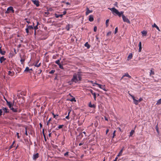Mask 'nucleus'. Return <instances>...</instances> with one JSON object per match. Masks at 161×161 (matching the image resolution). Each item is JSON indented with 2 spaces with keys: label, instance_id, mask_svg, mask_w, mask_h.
Returning a JSON list of instances; mask_svg holds the SVG:
<instances>
[{
  "label": "nucleus",
  "instance_id": "nucleus-14",
  "mask_svg": "<svg viewBox=\"0 0 161 161\" xmlns=\"http://www.w3.org/2000/svg\"><path fill=\"white\" fill-rule=\"evenodd\" d=\"M2 110H3L4 113H6V114L8 113H9V110L6 107H2Z\"/></svg>",
  "mask_w": 161,
  "mask_h": 161
},
{
  "label": "nucleus",
  "instance_id": "nucleus-56",
  "mask_svg": "<svg viewBox=\"0 0 161 161\" xmlns=\"http://www.w3.org/2000/svg\"><path fill=\"white\" fill-rule=\"evenodd\" d=\"M78 136H81V138H82L83 137V135H82V133H79V135Z\"/></svg>",
  "mask_w": 161,
  "mask_h": 161
},
{
  "label": "nucleus",
  "instance_id": "nucleus-57",
  "mask_svg": "<svg viewBox=\"0 0 161 161\" xmlns=\"http://www.w3.org/2000/svg\"><path fill=\"white\" fill-rule=\"evenodd\" d=\"M3 111L2 109H0V117L2 116L3 114Z\"/></svg>",
  "mask_w": 161,
  "mask_h": 161
},
{
  "label": "nucleus",
  "instance_id": "nucleus-19",
  "mask_svg": "<svg viewBox=\"0 0 161 161\" xmlns=\"http://www.w3.org/2000/svg\"><path fill=\"white\" fill-rule=\"evenodd\" d=\"M89 20L90 22H92L94 20L93 16L92 15H89Z\"/></svg>",
  "mask_w": 161,
  "mask_h": 161
},
{
  "label": "nucleus",
  "instance_id": "nucleus-45",
  "mask_svg": "<svg viewBox=\"0 0 161 161\" xmlns=\"http://www.w3.org/2000/svg\"><path fill=\"white\" fill-rule=\"evenodd\" d=\"M53 117L54 118H55L56 119H57V117L58 116V114H54L53 115Z\"/></svg>",
  "mask_w": 161,
  "mask_h": 161
},
{
  "label": "nucleus",
  "instance_id": "nucleus-22",
  "mask_svg": "<svg viewBox=\"0 0 161 161\" xmlns=\"http://www.w3.org/2000/svg\"><path fill=\"white\" fill-rule=\"evenodd\" d=\"M1 47H0V53L2 55H5L6 53V52L5 51H3Z\"/></svg>",
  "mask_w": 161,
  "mask_h": 161
},
{
  "label": "nucleus",
  "instance_id": "nucleus-44",
  "mask_svg": "<svg viewBox=\"0 0 161 161\" xmlns=\"http://www.w3.org/2000/svg\"><path fill=\"white\" fill-rule=\"evenodd\" d=\"M111 34H112V32L111 31H109L106 34V36H108L110 35H111Z\"/></svg>",
  "mask_w": 161,
  "mask_h": 161
},
{
  "label": "nucleus",
  "instance_id": "nucleus-55",
  "mask_svg": "<svg viewBox=\"0 0 161 161\" xmlns=\"http://www.w3.org/2000/svg\"><path fill=\"white\" fill-rule=\"evenodd\" d=\"M98 34H97V35L96 36V39L97 40H98V42H100V41L99 40H98V39H99V38H98Z\"/></svg>",
  "mask_w": 161,
  "mask_h": 161
},
{
  "label": "nucleus",
  "instance_id": "nucleus-39",
  "mask_svg": "<svg viewBox=\"0 0 161 161\" xmlns=\"http://www.w3.org/2000/svg\"><path fill=\"white\" fill-rule=\"evenodd\" d=\"M161 104V98L159 99L157 102L156 104L158 105Z\"/></svg>",
  "mask_w": 161,
  "mask_h": 161
},
{
  "label": "nucleus",
  "instance_id": "nucleus-27",
  "mask_svg": "<svg viewBox=\"0 0 161 161\" xmlns=\"http://www.w3.org/2000/svg\"><path fill=\"white\" fill-rule=\"evenodd\" d=\"M84 46L85 47H87V49H89L91 47V46L90 45L88 44V42H86L85 44H84Z\"/></svg>",
  "mask_w": 161,
  "mask_h": 161
},
{
  "label": "nucleus",
  "instance_id": "nucleus-59",
  "mask_svg": "<svg viewBox=\"0 0 161 161\" xmlns=\"http://www.w3.org/2000/svg\"><path fill=\"white\" fill-rule=\"evenodd\" d=\"M12 68H13V67H11L10 66L9 67H8L7 68V69L8 70H9V71H11L12 69Z\"/></svg>",
  "mask_w": 161,
  "mask_h": 161
},
{
  "label": "nucleus",
  "instance_id": "nucleus-9",
  "mask_svg": "<svg viewBox=\"0 0 161 161\" xmlns=\"http://www.w3.org/2000/svg\"><path fill=\"white\" fill-rule=\"evenodd\" d=\"M39 156V154L38 153L34 154L32 157V159L34 160H36Z\"/></svg>",
  "mask_w": 161,
  "mask_h": 161
},
{
  "label": "nucleus",
  "instance_id": "nucleus-7",
  "mask_svg": "<svg viewBox=\"0 0 161 161\" xmlns=\"http://www.w3.org/2000/svg\"><path fill=\"white\" fill-rule=\"evenodd\" d=\"M122 18L124 22H127L129 24L130 23V22L129 20L127 18H126L124 15H122Z\"/></svg>",
  "mask_w": 161,
  "mask_h": 161
},
{
  "label": "nucleus",
  "instance_id": "nucleus-37",
  "mask_svg": "<svg viewBox=\"0 0 161 161\" xmlns=\"http://www.w3.org/2000/svg\"><path fill=\"white\" fill-rule=\"evenodd\" d=\"M109 21V19H108L106 20V27H107L108 26V23Z\"/></svg>",
  "mask_w": 161,
  "mask_h": 161
},
{
  "label": "nucleus",
  "instance_id": "nucleus-3",
  "mask_svg": "<svg viewBox=\"0 0 161 161\" xmlns=\"http://www.w3.org/2000/svg\"><path fill=\"white\" fill-rule=\"evenodd\" d=\"M14 13V8L12 6L9 7L7 9V10L5 12V14H8L10 13Z\"/></svg>",
  "mask_w": 161,
  "mask_h": 161
},
{
  "label": "nucleus",
  "instance_id": "nucleus-62",
  "mask_svg": "<svg viewBox=\"0 0 161 161\" xmlns=\"http://www.w3.org/2000/svg\"><path fill=\"white\" fill-rule=\"evenodd\" d=\"M25 134L26 136L28 135V133L27 132V129L26 127L25 128Z\"/></svg>",
  "mask_w": 161,
  "mask_h": 161
},
{
  "label": "nucleus",
  "instance_id": "nucleus-52",
  "mask_svg": "<svg viewBox=\"0 0 161 161\" xmlns=\"http://www.w3.org/2000/svg\"><path fill=\"white\" fill-rule=\"evenodd\" d=\"M98 124V122L97 121H96L95 123H94V125L95 127L97 126Z\"/></svg>",
  "mask_w": 161,
  "mask_h": 161
},
{
  "label": "nucleus",
  "instance_id": "nucleus-13",
  "mask_svg": "<svg viewBox=\"0 0 161 161\" xmlns=\"http://www.w3.org/2000/svg\"><path fill=\"white\" fill-rule=\"evenodd\" d=\"M39 61V59H37L36 61L35 62V64H33V65H34L36 67H39L41 65V63H40L38 64V63Z\"/></svg>",
  "mask_w": 161,
  "mask_h": 161
},
{
  "label": "nucleus",
  "instance_id": "nucleus-51",
  "mask_svg": "<svg viewBox=\"0 0 161 161\" xmlns=\"http://www.w3.org/2000/svg\"><path fill=\"white\" fill-rule=\"evenodd\" d=\"M26 32L27 34V35H28L29 34V30L27 28H26L25 29Z\"/></svg>",
  "mask_w": 161,
  "mask_h": 161
},
{
  "label": "nucleus",
  "instance_id": "nucleus-64",
  "mask_svg": "<svg viewBox=\"0 0 161 161\" xmlns=\"http://www.w3.org/2000/svg\"><path fill=\"white\" fill-rule=\"evenodd\" d=\"M118 157H117V156L115 158V159L113 161H117V159H118Z\"/></svg>",
  "mask_w": 161,
  "mask_h": 161
},
{
  "label": "nucleus",
  "instance_id": "nucleus-26",
  "mask_svg": "<svg viewBox=\"0 0 161 161\" xmlns=\"http://www.w3.org/2000/svg\"><path fill=\"white\" fill-rule=\"evenodd\" d=\"M132 99L133 100L134 103L136 105H137L138 104V100H137L135 99V97H133V98H132Z\"/></svg>",
  "mask_w": 161,
  "mask_h": 161
},
{
  "label": "nucleus",
  "instance_id": "nucleus-4",
  "mask_svg": "<svg viewBox=\"0 0 161 161\" xmlns=\"http://www.w3.org/2000/svg\"><path fill=\"white\" fill-rule=\"evenodd\" d=\"M10 109L14 113H17L18 112H20V110L18 109V108H14L13 106L11 107Z\"/></svg>",
  "mask_w": 161,
  "mask_h": 161
},
{
  "label": "nucleus",
  "instance_id": "nucleus-12",
  "mask_svg": "<svg viewBox=\"0 0 161 161\" xmlns=\"http://www.w3.org/2000/svg\"><path fill=\"white\" fill-rule=\"evenodd\" d=\"M69 95H70L71 97H72V98L70 99H67V100H69L71 102H76V100L75 99V98L73 96H72L70 93H69Z\"/></svg>",
  "mask_w": 161,
  "mask_h": 161
},
{
  "label": "nucleus",
  "instance_id": "nucleus-10",
  "mask_svg": "<svg viewBox=\"0 0 161 161\" xmlns=\"http://www.w3.org/2000/svg\"><path fill=\"white\" fill-rule=\"evenodd\" d=\"M33 2L34 4L35 5L36 7H38L39 6V1L38 0H31Z\"/></svg>",
  "mask_w": 161,
  "mask_h": 161
},
{
  "label": "nucleus",
  "instance_id": "nucleus-17",
  "mask_svg": "<svg viewBox=\"0 0 161 161\" xmlns=\"http://www.w3.org/2000/svg\"><path fill=\"white\" fill-rule=\"evenodd\" d=\"M86 15H88L90 13H92L93 12L92 10H90L89 8L87 7L86 9Z\"/></svg>",
  "mask_w": 161,
  "mask_h": 161
},
{
  "label": "nucleus",
  "instance_id": "nucleus-20",
  "mask_svg": "<svg viewBox=\"0 0 161 161\" xmlns=\"http://www.w3.org/2000/svg\"><path fill=\"white\" fill-rule=\"evenodd\" d=\"M6 58H4V56H2L0 58V63H2L3 62L6 60Z\"/></svg>",
  "mask_w": 161,
  "mask_h": 161
},
{
  "label": "nucleus",
  "instance_id": "nucleus-36",
  "mask_svg": "<svg viewBox=\"0 0 161 161\" xmlns=\"http://www.w3.org/2000/svg\"><path fill=\"white\" fill-rule=\"evenodd\" d=\"M69 152H67L64 154V156L67 157H68L69 156Z\"/></svg>",
  "mask_w": 161,
  "mask_h": 161
},
{
  "label": "nucleus",
  "instance_id": "nucleus-31",
  "mask_svg": "<svg viewBox=\"0 0 161 161\" xmlns=\"http://www.w3.org/2000/svg\"><path fill=\"white\" fill-rule=\"evenodd\" d=\"M123 75V76L124 77H128L129 78H131V76H130L129 74L128 73H125V74Z\"/></svg>",
  "mask_w": 161,
  "mask_h": 161
},
{
  "label": "nucleus",
  "instance_id": "nucleus-34",
  "mask_svg": "<svg viewBox=\"0 0 161 161\" xmlns=\"http://www.w3.org/2000/svg\"><path fill=\"white\" fill-rule=\"evenodd\" d=\"M116 130L114 131L113 133V136H112V141L113 140V139L114 138L115 136H116L115 133H116Z\"/></svg>",
  "mask_w": 161,
  "mask_h": 161
},
{
  "label": "nucleus",
  "instance_id": "nucleus-35",
  "mask_svg": "<svg viewBox=\"0 0 161 161\" xmlns=\"http://www.w3.org/2000/svg\"><path fill=\"white\" fill-rule=\"evenodd\" d=\"M42 70L41 69H37V71H36V72L37 73V74L39 75L42 72Z\"/></svg>",
  "mask_w": 161,
  "mask_h": 161
},
{
  "label": "nucleus",
  "instance_id": "nucleus-25",
  "mask_svg": "<svg viewBox=\"0 0 161 161\" xmlns=\"http://www.w3.org/2000/svg\"><path fill=\"white\" fill-rule=\"evenodd\" d=\"M141 33L143 36H146L147 34V31H146L143 30L141 31Z\"/></svg>",
  "mask_w": 161,
  "mask_h": 161
},
{
  "label": "nucleus",
  "instance_id": "nucleus-32",
  "mask_svg": "<svg viewBox=\"0 0 161 161\" xmlns=\"http://www.w3.org/2000/svg\"><path fill=\"white\" fill-rule=\"evenodd\" d=\"M70 25L69 24H68L66 25V26L65 28V29L67 30V31H69L70 30Z\"/></svg>",
  "mask_w": 161,
  "mask_h": 161
},
{
  "label": "nucleus",
  "instance_id": "nucleus-41",
  "mask_svg": "<svg viewBox=\"0 0 161 161\" xmlns=\"http://www.w3.org/2000/svg\"><path fill=\"white\" fill-rule=\"evenodd\" d=\"M58 65L59 66V68L60 69H64V68L63 67V64H59Z\"/></svg>",
  "mask_w": 161,
  "mask_h": 161
},
{
  "label": "nucleus",
  "instance_id": "nucleus-46",
  "mask_svg": "<svg viewBox=\"0 0 161 161\" xmlns=\"http://www.w3.org/2000/svg\"><path fill=\"white\" fill-rule=\"evenodd\" d=\"M55 63L57 64L58 65L60 64V62L59 61V60H57L56 61H55Z\"/></svg>",
  "mask_w": 161,
  "mask_h": 161
},
{
  "label": "nucleus",
  "instance_id": "nucleus-33",
  "mask_svg": "<svg viewBox=\"0 0 161 161\" xmlns=\"http://www.w3.org/2000/svg\"><path fill=\"white\" fill-rule=\"evenodd\" d=\"M135 132V131L134 130H131L130 132V136H132L133 134Z\"/></svg>",
  "mask_w": 161,
  "mask_h": 161
},
{
  "label": "nucleus",
  "instance_id": "nucleus-2",
  "mask_svg": "<svg viewBox=\"0 0 161 161\" xmlns=\"http://www.w3.org/2000/svg\"><path fill=\"white\" fill-rule=\"evenodd\" d=\"M108 9L110 10L112 12V13L115 15H118L119 17H120L121 16L122 17V15H124L123 11H121L119 12V11L118 10L115 8L114 7H113L112 8H108Z\"/></svg>",
  "mask_w": 161,
  "mask_h": 161
},
{
  "label": "nucleus",
  "instance_id": "nucleus-21",
  "mask_svg": "<svg viewBox=\"0 0 161 161\" xmlns=\"http://www.w3.org/2000/svg\"><path fill=\"white\" fill-rule=\"evenodd\" d=\"M138 47H139L138 52H140L141 51L142 49V42H140L138 44Z\"/></svg>",
  "mask_w": 161,
  "mask_h": 161
},
{
  "label": "nucleus",
  "instance_id": "nucleus-58",
  "mask_svg": "<svg viewBox=\"0 0 161 161\" xmlns=\"http://www.w3.org/2000/svg\"><path fill=\"white\" fill-rule=\"evenodd\" d=\"M143 100V99L142 98L140 97V98L138 100V103L142 101Z\"/></svg>",
  "mask_w": 161,
  "mask_h": 161
},
{
  "label": "nucleus",
  "instance_id": "nucleus-38",
  "mask_svg": "<svg viewBox=\"0 0 161 161\" xmlns=\"http://www.w3.org/2000/svg\"><path fill=\"white\" fill-rule=\"evenodd\" d=\"M24 72H29V68L28 67H26L24 70Z\"/></svg>",
  "mask_w": 161,
  "mask_h": 161
},
{
  "label": "nucleus",
  "instance_id": "nucleus-24",
  "mask_svg": "<svg viewBox=\"0 0 161 161\" xmlns=\"http://www.w3.org/2000/svg\"><path fill=\"white\" fill-rule=\"evenodd\" d=\"M133 57V54L132 53H130L127 58V60L129 61L130 59Z\"/></svg>",
  "mask_w": 161,
  "mask_h": 161
},
{
  "label": "nucleus",
  "instance_id": "nucleus-54",
  "mask_svg": "<svg viewBox=\"0 0 161 161\" xmlns=\"http://www.w3.org/2000/svg\"><path fill=\"white\" fill-rule=\"evenodd\" d=\"M154 72L153 71L152 69L151 70H150V75H154Z\"/></svg>",
  "mask_w": 161,
  "mask_h": 161
},
{
  "label": "nucleus",
  "instance_id": "nucleus-43",
  "mask_svg": "<svg viewBox=\"0 0 161 161\" xmlns=\"http://www.w3.org/2000/svg\"><path fill=\"white\" fill-rule=\"evenodd\" d=\"M51 118H50L48 120V121H47V125H48L49 126V123H50V121H51Z\"/></svg>",
  "mask_w": 161,
  "mask_h": 161
},
{
  "label": "nucleus",
  "instance_id": "nucleus-6",
  "mask_svg": "<svg viewBox=\"0 0 161 161\" xmlns=\"http://www.w3.org/2000/svg\"><path fill=\"white\" fill-rule=\"evenodd\" d=\"M7 103V105L8 106L9 108H10L14 105V100H13V103H12L11 101H8L7 99L6 100Z\"/></svg>",
  "mask_w": 161,
  "mask_h": 161
},
{
  "label": "nucleus",
  "instance_id": "nucleus-11",
  "mask_svg": "<svg viewBox=\"0 0 161 161\" xmlns=\"http://www.w3.org/2000/svg\"><path fill=\"white\" fill-rule=\"evenodd\" d=\"M89 91L93 95L94 99L95 101L96 98L97 94L96 93L94 92L93 91L92 89H89Z\"/></svg>",
  "mask_w": 161,
  "mask_h": 161
},
{
  "label": "nucleus",
  "instance_id": "nucleus-30",
  "mask_svg": "<svg viewBox=\"0 0 161 161\" xmlns=\"http://www.w3.org/2000/svg\"><path fill=\"white\" fill-rule=\"evenodd\" d=\"M152 26L153 27H155L159 31H160V30L159 29V28L155 23H154L153 25H152Z\"/></svg>",
  "mask_w": 161,
  "mask_h": 161
},
{
  "label": "nucleus",
  "instance_id": "nucleus-47",
  "mask_svg": "<svg viewBox=\"0 0 161 161\" xmlns=\"http://www.w3.org/2000/svg\"><path fill=\"white\" fill-rule=\"evenodd\" d=\"M55 72V70H52L49 72V74H53Z\"/></svg>",
  "mask_w": 161,
  "mask_h": 161
},
{
  "label": "nucleus",
  "instance_id": "nucleus-15",
  "mask_svg": "<svg viewBox=\"0 0 161 161\" xmlns=\"http://www.w3.org/2000/svg\"><path fill=\"white\" fill-rule=\"evenodd\" d=\"M88 106L90 108H96V105L94 104H92L91 102L89 103Z\"/></svg>",
  "mask_w": 161,
  "mask_h": 161
},
{
  "label": "nucleus",
  "instance_id": "nucleus-53",
  "mask_svg": "<svg viewBox=\"0 0 161 161\" xmlns=\"http://www.w3.org/2000/svg\"><path fill=\"white\" fill-rule=\"evenodd\" d=\"M97 26H95L94 27V29H93V31H94V32H95L97 31Z\"/></svg>",
  "mask_w": 161,
  "mask_h": 161
},
{
  "label": "nucleus",
  "instance_id": "nucleus-63",
  "mask_svg": "<svg viewBox=\"0 0 161 161\" xmlns=\"http://www.w3.org/2000/svg\"><path fill=\"white\" fill-rule=\"evenodd\" d=\"M78 125H79V126H80V125H81L82 123H80V121L79 120L78 121Z\"/></svg>",
  "mask_w": 161,
  "mask_h": 161
},
{
  "label": "nucleus",
  "instance_id": "nucleus-28",
  "mask_svg": "<svg viewBox=\"0 0 161 161\" xmlns=\"http://www.w3.org/2000/svg\"><path fill=\"white\" fill-rule=\"evenodd\" d=\"M27 28L29 30H33L34 28L32 25H26Z\"/></svg>",
  "mask_w": 161,
  "mask_h": 161
},
{
  "label": "nucleus",
  "instance_id": "nucleus-29",
  "mask_svg": "<svg viewBox=\"0 0 161 161\" xmlns=\"http://www.w3.org/2000/svg\"><path fill=\"white\" fill-rule=\"evenodd\" d=\"M15 141L14 140L13 142L11 145L9 146V150H10L13 147H14V144H15Z\"/></svg>",
  "mask_w": 161,
  "mask_h": 161
},
{
  "label": "nucleus",
  "instance_id": "nucleus-16",
  "mask_svg": "<svg viewBox=\"0 0 161 161\" xmlns=\"http://www.w3.org/2000/svg\"><path fill=\"white\" fill-rule=\"evenodd\" d=\"M125 147H123L121 149L119 153L117 155V157H119L122 155L123 151L124 150Z\"/></svg>",
  "mask_w": 161,
  "mask_h": 161
},
{
  "label": "nucleus",
  "instance_id": "nucleus-8",
  "mask_svg": "<svg viewBox=\"0 0 161 161\" xmlns=\"http://www.w3.org/2000/svg\"><path fill=\"white\" fill-rule=\"evenodd\" d=\"M20 57L21 58L20 61L22 64H23L25 62L26 58V56L25 55H24L23 56H21V55H20Z\"/></svg>",
  "mask_w": 161,
  "mask_h": 161
},
{
  "label": "nucleus",
  "instance_id": "nucleus-40",
  "mask_svg": "<svg viewBox=\"0 0 161 161\" xmlns=\"http://www.w3.org/2000/svg\"><path fill=\"white\" fill-rule=\"evenodd\" d=\"M16 69L17 71H18V73H19V72H20L21 70V69L19 67H17L16 68Z\"/></svg>",
  "mask_w": 161,
  "mask_h": 161
},
{
  "label": "nucleus",
  "instance_id": "nucleus-42",
  "mask_svg": "<svg viewBox=\"0 0 161 161\" xmlns=\"http://www.w3.org/2000/svg\"><path fill=\"white\" fill-rule=\"evenodd\" d=\"M52 147L54 149H57L58 148L57 146L54 145L53 144H52Z\"/></svg>",
  "mask_w": 161,
  "mask_h": 161
},
{
  "label": "nucleus",
  "instance_id": "nucleus-49",
  "mask_svg": "<svg viewBox=\"0 0 161 161\" xmlns=\"http://www.w3.org/2000/svg\"><path fill=\"white\" fill-rule=\"evenodd\" d=\"M64 126V125H59L58 127L59 129H60L62 128Z\"/></svg>",
  "mask_w": 161,
  "mask_h": 161
},
{
  "label": "nucleus",
  "instance_id": "nucleus-60",
  "mask_svg": "<svg viewBox=\"0 0 161 161\" xmlns=\"http://www.w3.org/2000/svg\"><path fill=\"white\" fill-rule=\"evenodd\" d=\"M89 81V82H91V83H92V84H93V86H95L94 84H95V83H96V82H96V83H93V81H92V80L89 81Z\"/></svg>",
  "mask_w": 161,
  "mask_h": 161
},
{
  "label": "nucleus",
  "instance_id": "nucleus-18",
  "mask_svg": "<svg viewBox=\"0 0 161 161\" xmlns=\"http://www.w3.org/2000/svg\"><path fill=\"white\" fill-rule=\"evenodd\" d=\"M8 75L11 76H13L14 75V72L13 71H8Z\"/></svg>",
  "mask_w": 161,
  "mask_h": 161
},
{
  "label": "nucleus",
  "instance_id": "nucleus-1",
  "mask_svg": "<svg viewBox=\"0 0 161 161\" xmlns=\"http://www.w3.org/2000/svg\"><path fill=\"white\" fill-rule=\"evenodd\" d=\"M83 73L80 71V69L79 70V71L74 73L73 75V77L71 79L70 81H69L68 83L70 85L73 84V83H78L80 84V81L82 80Z\"/></svg>",
  "mask_w": 161,
  "mask_h": 161
},
{
  "label": "nucleus",
  "instance_id": "nucleus-23",
  "mask_svg": "<svg viewBox=\"0 0 161 161\" xmlns=\"http://www.w3.org/2000/svg\"><path fill=\"white\" fill-rule=\"evenodd\" d=\"M56 18H58L59 17H60L61 18H62L63 17V14H57L56 13H55L54 14Z\"/></svg>",
  "mask_w": 161,
  "mask_h": 161
},
{
  "label": "nucleus",
  "instance_id": "nucleus-5",
  "mask_svg": "<svg viewBox=\"0 0 161 161\" xmlns=\"http://www.w3.org/2000/svg\"><path fill=\"white\" fill-rule=\"evenodd\" d=\"M95 84L97 85L100 88L102 89L105 92H107L108 91V89H106L105 88V85H103L100 84H99L97 83H96Z\"/></svg>",
  "mask_w": 161,
  "mask_h": 161
},
{
  "label": "nucleus",
  "instance_id": "nucleus-48",
  "mask_svg": "<svg viewBox=\"0 0 161 161\" xmlns=\"http://www.w3.org/2000/svg\"><path fill=\"white\" fill-rule=\"evenodd\" d=\"M118 27H116V28H115V31H114V34H116L118 32Z\"/></svg>",
  "mask_w": 161,
  "mask_h": 161
},
{
  "label": "nucleus",
  "instance_id": "nucleus-61",
  "mask_svg": "<svg viewBox=\"0 0 161 161\" xmlns=\"http://www.w3.org/2000/svg\"><path fill=\"white\" fill-rule=\"evenodd\" d=\"M20 94V95H24V96H25V94L24 93V92H21Z\"/></svg>",
  "mask_w": 161,
  "mask_h": 161
},
{
  "label": "nucleus",
  "instance_id": "nucleus-50",
  "mask_svg": "<svg viewBox=\"0 0 161 161\" xmlns=\"http://www.w3.org/2000/svg\"><path fill=\"white\" fill-rule=\"evenodd\" d=\"M38 26L36 25V26L33 27L35 31H36V30L38 29Z\"/></svg>",
  "mask_w": 161,
  "mask_h": 161
}]
</instances>
